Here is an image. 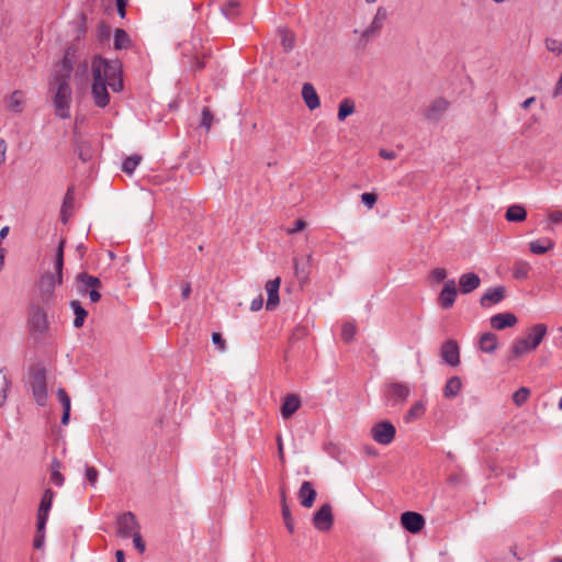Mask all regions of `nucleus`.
<instances>
[{
    "mask_svg": "<svg viewBox=\"0 0 562 562\" xmlns=\"http://www.w3.org/2000/svg\"><path fill=\"white\" fill-rule=\"evenodd\" d=\"M111 76L108 75V81L106 85L114 91L120 92L124 88L123 82V72H110Z\"/></svg>",
    "mask_w": 562,
    "mask_h": 562,
    "instance_id": "nucleus-42",
    "label": "nucleus"
},
{
    "mask_svg": "<svg viewBox=\"0 0 562 562\" xmlns=\"http://www.w3.org/2000/svg\"><path fill=\"white\" fill-rule=\"evenodd\" d=\"M195 66L198 68H220L222 64L212 54H203L202 56L195 57Z\"/></svg>",
    "mask_w": 562,
    "mask_h": 562,
    "instance_id": "nucleus-35",
    "label": "nucleus"
},
{
    "mask_svg": "<svg viewBox=\"0 0 562 562\" xmlns=\"http://www.w3.org/2000/svg\"><path fill=\"white\" fill-rule=\"evenodd\" d=\"M396 435L394 425L389 420H382L375 424L371 429V436L380 445L391 443Z\"/></svg>",
    "mask_w": 562,
    "mask_h": 562,
    "instance_id": "nucleus-10",
    "label": "nucleus"
},
{
    "mask_svg": "<svg viewBox=\"0 0 562 562\" xmlns=\"http://www.w3.org/2000/svg\"><path fill=\"white\" fill-rule=\"evenodd\" d=\"M60 284L56 281L55 274L47 272L38 281V302L41 305L50 307L55 303V286Z\"/></svg>",
    "mask_w": 562,
    "mask_h": 562,
    "instance_id": "nucleus-6",
    "label": "nucleus"
},
{
    "mask_svg": "<svg viewBox=\"0 0 562 562\" xmlns=\"http://www.w3.org/2000/svg\"><path fill=\"white\" fill-rule=\"evenodd\" d=\"M281 507H282V517H283L284 525H285L286 529L289 530V532L293 533L294 532V522H293V518H292V515H291L290 507L286 504V499H285V494L284 493H282Z\"/></svg>",
    "mask_w": 562,
    "mask_h": 562,
    "instance_id": "nucleus-38",
    "label": "nucleus"
},
{
    "mask_svg": "<svg viewBox=\"0 0 562 562\" xmlns=\"http://www.w3.org/2000/svg\"><path fill=\"white\" fill-rule=\"evenodd\" d=\"M450 106V102L442 97L436 98L424 111V116L427 121L437 123L439 122Z\"/></svg>",
    "mask_w": 562,
    "mask_h": 562,
    "instance_id": "nucleus-13",
    "label": "nucleus"
},
{
    "mask_svg": "<svg viewBox=\"0 0 562 562\" xmlns=\"http://www.w3.org/2000/svg\"><path fill=\"white\" fill-rule=\"evenodd\" d=\"M357 333V326L355 323H345L341 328V339L349 344L353 340Z\"/></svg>",
    "mask_w": 562,
    "mask_h": 562,
    "instance_id": "nucleus-44",
    "label": "nucleus"
},
{
    "mask_svg": "<svg viewBox=\"0 0 562 562\" xmlns=\"http://www.w3.org/2000/svg\"><path fill=\"white\" fill-rule=\"evenodd\" d=\"M447 271L443 268H436L431 271V278L436 282H441L446 279Z\"/></svg>",
    "mask_w": 562,
    "mask_h": 562,
    "instance_id": "nucleus-58",
    "label": "nucleus"
},
{
    "mask_svg": "<svg viewBox=\"0 0 562 562\" xmlns=\"http://www.w3.org/2000/svg\"><path fill=\"white\" fill-rule=\"evenodd\" d=\"M61 467H63V464H61L60 460H58L57 458H53L52 463H50V481L56 486H59V487L63 486L64 482H65V477L60 473Z\"/></svg>",
    "mask_w": 562,
    "mask_h": 562,
    "instance_id": "nucleus-34",
    "label": "nucleus"
},
{
    "mask_svg": "<svg viewBox=\"0 0 562 562\" xmlns=\"http://www.w3.org/2000/svg\"><path fill=\"white\" fill-rule=\"evenodd\" d=\"M481 305L488 307L492 305V288H488L481 297Z\"/></svg>",
    "mask_w": 562,
    "mask_h": 562,
    "instance_id": "nucleus-62",
    "label": "nucleus"
},
{
    "mask_svg": "<svg viewBox=\"0 0 562 562\" xmlns=\"http://www.w3.org/2000/svg\"><path fill=\"white\" fill-rule=\"evenodd\" d=\"M117 535L121 538H131L134 532H138L140 526L136 519V516L132 512H126L120 515L116 519Z\"/></svg>",
    "mask_w": 562,
    "mask_h": 562,
    "instance_id": "nucleus-9",
    "label": "nucleus"
},
{
    "mask_svg": "<svg viewBox=\"0 0 562 562\" xmlns=\"http://www.w3.org/2000/svg\"><path fill=\"white\" fill-rule=\"evenodd\" d=\"M409 386L401 382H392L386 385L385 397L393 405L403 404L409 396Z\"/></svg>",
    "mask_w": 562,
    "mask_h": 562,
    "instance_id": "nucleus-16",
    "label": "nucleus"
},
{
    "mask_svg": "<svg viewBox=\"0 0 562 562\" xmlns=\"http://www.w3.org/2000/svg\"><path fill=\"white\" fill-rule=\"evenodd\" d=\"M86 20V15L81 14L79 22L76 23V36L65 50L61 70H74L75 67L77 70H88L85 44L81 42L87 33Z\"/></svg>",
    "mask_w": 562,
    "mask_h": 562,
    "instance_id": "nucleus-2",
    "label": "nucleus"
},
{
    "mask_svg": "<svg viewBox=\"0 0 562 562\" xmlns=\"http://www.w3.org/2000/svg\"><path fill=\"white\" fill-rule=\"evenodd\" d=\"M439 355L442 361L450 367L460 364V346L456 339L450 338L443 341Z\"/></svg>",
    "mask_w": 562,
    "mask_h": 562,
    "instance_id": "nucleus-12",
    "label": "nucleus"
},
{
    "mask_svg": "<svg viewBox=\"0 0 562 562\" xmlns=\"http://www.w3.org/2000/svg\"><path fill=\"white\" fill-rule=\"evenodd\" d=\"M505 218L510 223L524 222L527 218V211L520 204H513L507 209Z\"/></svg>",
    "mask_w": 562,
    "mask_h": 562,
    "instance_id": "nucleus-30",
    "label": "nucleus"
},
{
    "mask_svg": "<svg viewBox=\"0 0 562 562\" xmlns=\"http://www.w3.org/2000/svg\"><path fill=\"white\" fill-rule=\"evenodd\" d=\"M547 334L544 324L533 325L526 337L517 339L512 346V352L515 357L528 353L541 344Z\"/></svg>",
    "mask_w": 562,
    "mask_h": 562,
    "instance_id": "nucleus-4",
    "label": "nucleus"
},
{
    "mask_svg": "<svg viewBox=\"0 0 562 562\" xmlns=\"http://www.w3.org/2000/svg\"><path fill=\"white\" fill-rule=\"evenodd\" d=\"M24 93L21 90H15L9 98L8 108L15 112L21 113L23 111Z\"/></svg>",
    "mask_w": 562,
    "mask_h": 562,
    "instance_id": "nucleus-36",
    "label": "nucleus"
},
{
    "mask_svg": "<svg viewBox=\"0 0 562 562\" xmlns=\"http://www.w3.org/2000/svg\"><path fill=\"white\" fill-rule=\"evenodd\" d=\"M108 75L109 72H93L91 94L94 104L99 108H105L110 103V94L106 85Z\"/></svg>",
    "mask_w": 562,
    "mask_h": 562,
    "instance_id": "nucleus-7",
    "label": "nucleus"
},
{
    "mask_svg": "<svg viewBox=\"0 0 562 562\" xmlns=\"http://www.w3.org/2000/svg\"><path fill=\"white\" fill-rule=\"evenodd\" d=\"M262 305H263V297L260 294L258 297L252 300V302L250 304V310L252 312H257V311L261 310Z\"/></svg>",
    "mask_w": 562,
    "mask_h": 562,
    "instance_id": "nucleus-64",
    "label": "nucleus"
},
{
    "mask_svg": "<svg viewBox=\"0 0 562 562\" xmlns=\"http://www.w3.org/2000/svg\"><path fill=\"white\" fill-rule=\"evenodd\" d=\"M133 537V543L134 547L138 550L139 553H144L146 550V543L140 535V532H134Z\"/></svg>",
    "mask_w": 562,
    "mask_h": 562,
    "instance_id": "nucleus-55",
    "label": "nucleus"
},
{
    "mask_svg": "<svg viewBox=\"0 0 562 562\" xmlns=\"http://www.w3.org/2000/svg\"><path fill=\"white\" fill-rule=\"evenodd\" d=\"M122 64L119 60H110L101 56H94L90 70H122Z\"/></svg>",
    "mask_w": 562,
    "mask_h": 562,
    "instance_id": "nucleus-27",
    "label": "nucleus"
},
{
    "mask_svg": "<svg viewBox=\"0 0 562 562\" xmlns=\"http://www.w3.org/2000/svg\"><path fill=\"white\" fill-rule=\"evenodd\" d=\"M44 305L33 302L29 307L27 326L30 334L36 339L46 338L48 331L47 310Z\"/></svg>",
    "mask_w": 562,
    "mask_h": 562,
    "instance_id": "nucleus-3",
    "label": "nucleus"
},
{
    "mask_svg": "<svg viewBox=\"0 0 562 562\" xmlns=\"http://www.w3.org/2000/svg\"><path fill=\"white\" fill-rule=\"evenodd\" d=\"M353 112H355V102L350 98H345L339 103L337 117L340 122H342L349 115H351Z\"/></svg>",
    "mask_w": 562,
    "mask_h": 562,
    "instance_id": "nucleus-37",
    "label": "nucleus"
},
{
    "mask_svg": "<svg viewBox=\"0 0 562 562\" xmlns=\"http://www.w3.org/2000/svg\"><path fill=\"white\" fill-rule=\"evenodd\" d=\"M54 497H55V492L52 488H46L43 492V495L41 497V502L38 505V509H37V517H36V522H38L40 528L46 527V524L48 520V515H49L50 508L53 506Z\"/></svg>",
    "mask_w": 562,
    "mask_h": 562,
    "instance_id": "nucleus-15",
    "label": "nucleus"
},
{
    "mask_svg": "<svg viewBox=\"0 0 562 562\" xmlns=\"http://www.w3.org/2000/svg\"><path fill=\"white\" fill-rule=\"evenodd\" d=\"M378 201V195L374 192H364L361 194V202L368 207L372 209Z\"/></svg>",
    "mask_w": 562,
    "mask_h": 562,
    "instance_id": "nucleus-54",
    "label": "nucleus"
},
{
    "mask_svg": "<svg viewBox=\"0 0 562 562\" xmlns=\"http://www.w3.org/2000/svg\"><path fill=\"white\" fill-rule=\"evenodd\" d=\"M307 328L305 326H296L291 336H290V344H294L295 341H299L307 336Z\"/></svg>",
    "mask_w": 562,
    "mask_h": 562,
    "instance_id": "nucleus-51",
    "label": "nucleus"
},
{
    "mask_svg": "<svg viewBox=\"0 0 562 562\" xmlns=\"http://www.w3.org/2000/svg\"><path fill=\"white\" fill-rule=\"evenodd\" d=\"M480 277L474 272L463 273L459 279L460 292L468 294L480 286Z\"/></svg>",
    "mask_w": 562,
    "mask_h": 562,
    "instance_id": "nucleus-23",
    "label": "nucleus"
},
{
    "mask_svg": "<svg viewBox=\"0 0 562 562\" xmlns=\"http://www.w3.org/2000/svg\"><path fill=\"white\" fill-rule=\"evenodd\" d=\"M281 45L285 52L291 50L294 47V34L289 30H280Z\"/></svg>",
    "mask_w": 562,
    "mask_h": 562,
    "instance_id": "nucleus-45",
    "label": "nucleus"
},
{
    "mask_svg": "<svg viewBox=\"0 0 562 562\" xmlns=\"http://www.w3.org/2000/svg\"><path fill=\"white\" fill-rule=\"evenodd\" d=\"M302 98L305 102V105L308 110L313 111L321 105L319 97L314 88V86L310 82H305L302 87Z\"/></svg>",
    "mask_w": 562,
    "mask_h": 562,
    "instance_id": "nucleus-22",
    "label": "nucleus"
},
{
    "mask_svg": "<svg viewBox=\"0 0 562 562\" xmlns=\"http://www.w3.org/2000/svg\"><path fill=\"white\" fill-rule=\"evenodd\" d=\"M131 44V38L128 34L122 30L116 29L114 32V47L115 49H123L127 48Z\"/></svg>",
    "mask_w": 562,
    "mask_h": 562,
    "instance_id": "nucleus-39",
    "label": "nucleus"
},
{
    "mask_svg": "<svg viewBox=\"0 0 562 562\" xmlns=\"http://www.w3.org/2000/svg\"><path fill=\"white\" fill-rule=\"evenodd\" d=\"M506 296V288L504 285L494 286V305L499 303Z\"/></svg>",
    "mask_w": 562,
    "mask_h": 562,
    "instance_id": "nucleus-56",
    "label": "nucleus"
},
{
    "mask_svg": "<svg viewBox=\"0 0 562 562\" xmlns=\"http://www.w3.org/2000/svg\"><path fill=\"white\" fill-rule=\"evenodd\" d=\"M301 398L296 394H288L281 405V415L284 419L292 417V415L300 408Z\"/></svg>",
    "mask_w": 562,
    "mask_h": 562,
    "instance_id": "nucleus-24",
    "label": "nucleus"
},
{
    "mask_svg": "<svg viewBox=\"0 0 562 562\" xmlns=\"http://www.w3.org/2000/svg\"><path fill=\"white\" fill-rule=\"evenodd\" d=\"M311 260H312L311 255H306L302 259H297V258L293 259L294 273L301 284L306 283L308 280V276L311 272Z\"/></svg>",
    "mask_w": 562,
    "mask_h": 562,
    "instance_id": "nucleus-21",
    "label": "nucleus"
},
{
    "mask_svg": "<svg viewBox=\"0 0 562 562\" xmlns=\"http://www.w3.org/2000/svg\"><path fill=\"white\" fill-rule=\"evenodd\" d=\"M425 524V518L419 513L407 510L401 515L402 527L413 535L419 533L424 529Z\"/></svg>",
    "mask_w": 562,
    "mask_h": 562,
    "instance_id": "nucleus-14",
    "label": "nucleus"
},
{
    "mask_svg": "<svg viewBox=\"0 0 562 562\" xmlns=\"http://www.w3.org/2000/svg\"><path fill=\"white\" fill-rule=\"evenodd\" d=\"M518 323L517 316L512 312L494 314V330H504Z\"/></svg>",
    "mask_w": 562,
    "mask_h": 562,
    "instance_id": "nucleus-25",
    "label": "nucleus"
},
{
    "mask_svg": "<svg viewBox=\"0 0 562 562\" xmlns=\"http://www.w3.org/2000/svg\"><path fill=\"white\" fill-rule=\"evenodd\" d=\"M458 294V289L456 281L453 279H449L443 283L441 292L439 294V304L441 308L449 310L453 306L456 296Z\"/></svg>",
    "mask_w": 562,
    "mask_h": 562,
    "instance_id": "nucleus-17",
    "label": "nucleus"
},
{
    "mask_svg": "<svg viewBox=\"0 0 562 562\" xmlns=\"http://www.w3.org/2000/svg\"><path fill=\"white\" fill-rule=\"evenodd\" d=\"M212 341L217 347V349L220 351H224L225 350V340H224V338L222 337V335L220 333H213L212 334Z\"/></svg>",
    "mask_w": 562,
    "mask_h": 562,
    "instance_id": "nucleus-59",
    "label": "nucleus"
},
{
    "mask_svg": "<svg viewBox=\"0 0 562 562\" xmlns=\"http://www.w3.org/2000/svg\"><path fill=\"white\" fill-rule=\"evenodd\" d=\"M29 384L35 402L40 406L46 405L47 402V383H46V369L42 366H32L30 368Z\"/></svg>",
    "mask_w": 562,
    "mask_h": 562,
    "instance_id": "nucleus-5",
    "label": "nucleus"
},
{
    "mask_svg": "<svg viewBox=\"0 0 562 562\" xmlns=\"http://www.w3.org/2000/svg\"><path fill=\"white\" fill-rule=\"evenodd\" d=\"M554 241L550 238L536 239L529 243V249L535 255H543L553 249Z\"/></svg>",
    "mask_w": 562,
    "mask_h": 562,
    "instance_id": "nucleus-33",
    "label": "nucleus"
},
{
    "mask_svg": "<svg viewBox=\"0 0 562 562\" xmlns=\"http://www.w3.org/2000/svg\"><path fill=\"white\" fill-rule=\"evenodd\" d=\"M312 524L322 532H326L331 529L334 525V515L329 503L322 505L318 510L314 513Z\"/></svg>",
    "mask_w": 562,
    "mask_h": 562,
    "instance_id": "nucleus-11",
    "label": "nucleus"
},
{
    "mask_svg": "<svg viewBox=\"0 0 562 562\" xmlns=\"http://www.w3.org/2000/svg\"><path fill=\"white\" fill-rule=\"evenodd\" d=\"M317 492L314 488L312 482L304 481L297 492L300 503L305 508H311L316 499Z\"/></svg>",
    "mask_w": 562,
    "mask_h": 562,
    "instance_id": "nucleus-20",
    "label": "nucleus"
},
{
    "mask_svg": "<svg viewBox=\"0 0 562 562\" xmlns=\"http://www.w3.org/2000/svg\"><path fill=\"white\" fill-rule=\"evenodd\" d=\"M45 539V528H40L38 522H36V535L33 541V546L35 549H42L44 546Z\"/></svg>",
    "mask_w": 562,
    "mask_h": 562,
    "instance_id": "nucleus-53",
    "label": "nucleus"
},
{
    "mask_svg": "<svg viewBox=\"0 0 562 562\" xmlns=\"http://www.w3.org/2000/svg\"><path fill=\"white\" fill-rule=\"evenodd\" d=\"M213 123V113L210 108L204 106L202 109L200 126L209 131Z\"/></svg>",
    "mask_w": 562,
    "mask_h": 562,
    "instance_id": "nucleus-47",
    "label": "nucleus"
},
{
    "mask_svg": "<svg viewBox=\"0 0 562 562\" xmlns=\"http://www.w3.org/2000/svg\"><path fill=\"white\" fill-rule=\"evenodd\" d=\"M280 284H281V279L279 277H277L273 280H269L266 283V291H267V294H268V299H267V303H266V308L268 311H273L279 305V302H280V297H279Z\"/></svg>",
    "mask_w": 562,
    "mask_h": 562,
    "instance_id": "nucleus-19",
    "label": "nucleus"
},
{
    "mask_svg": "<svg viewBox=\"0 0 562 562\" xmlns=\"http://www.w3.org/2000/svg\"><path fill=\"white\" fill-rule=\"evenodd\" d=\"M74 151L82 162H88L93 157L91 144L82 138H76L74 142Z\"/></svg>",
    "mask_w": 562,
    "mask_h": 562,
    "instance_id": "nucleus-26",
    "label": "nucleus"
},
{
    "mask_svg": "<svg viewBox=\"0 0 562 562\" xmlns=\"http://www.w3.org/2000/svg\"><path fill=\"white\" fill-rule=\"evenodd\" d=\"M475 351L480 358V353L492 355V331H485L480 335L475 344Z\"/></svg>",
    "mask_w": 562,
    "mask_h": 562,
    "instance_id": "nucleus-32",
    "label": "nucleus"
},
{
    "mask_svg": "<svg viewBox=\"0 0 562 562\" xmlns=\"http://www.w3.org/2000/svg\"><path fill=\"white\" fill-rule=\"evenodd\" d=\"M529 267L527 265H520L514 270L515 279H526L528 277Z\"/></svg>",
    "mask_w": 562,
    "mask_h": 562,
    "instance_id": "nucleus-57",
    "label": "nucleus"
},
{
    "mask_svg": "<svg viewBox=\"0 0 562 562\" xmlns=\"http://www.w3.org/2000/svg\"><path fill=\"white\" fill-rule=\"evenodd\" d=\"M70 79V72H56L48 82V93L55 109V114L61 120L70 117V104L72 101Z\"/></svg>",
    "mask_w": 562,
    "mask_h": 562,
    "instance_id": "nucleus-1",
    "label": "nucleus"
},
{
    "mask_svg": "<svg viewBox=\"0 0 562 562\" xmlns=\"http://www.w3.org/2000/svg\"><path fill=\"white\" fill-rule=\"evenodd\" d=\"M305 227H306V222L303 220H297L294 222L293 227L288 229V233L290 235L296 234V233H300L301 231H303Z\"/></svg>",
    "mask_w": 562,
    "mask_h": 562,
    "instance_id": "nucleus-60",
    "label": "nucleus"
},
{
    "mask_svg": "<svg viewBox=\"0 0 562 562\" xmlns=\"http://www.w3.org/2000/svg\"><path fill=\"white\" fill-rule=\"evenodd\" d=\"M85 475L91 486L97 484L99 471L94 467L86 465Z\"/></svg>",
    "mask_w": 562,
    "mask_h": 562,
    "instance_id": "nucleus-52",
    "label": "nucleus"
},
{
    "mask_svg": "<svg viewBox=\"0 0 562 562\" xmlns=\"http://www.w3.org/2000/svg\"><path fill=\"white\" fill-rule=\"evenodd\" d=\"M72 204H74V188L70 187V188H68V190L66 192L63 207H70V206H72Z\"/></svg>",
    "mask_w": 562,
    "mask_h": 562,
    "instance_id": "nucleus-63",
    "label": "nucleus"
},
{
    "mask_svg": "<svg viewBox=\"0 0 562 562\" xmlns=\"http://www.w3.org/2000/svg\"><path fill=\"white\" fill-rule=\"evenodd\" d=\"M529 396L530 390L526 386H521L513 394V402L516 406L520 407L528 401Z\"/></svg>",
    "mask_w": 562,
    "mask_h": 562,
    "instance_id": "nucleus-43",
    "label": "nucleus"
},
{
    "mask_svg": "<svg viewBox=\"0 0 562 562\" xmlns=\"http://www.w3.org/2000/svg\"><path fill=\"white\" fill-rule=\"evenodd\" d=\"M239 7V2L235 0H229L222 7V12L226 18H234L237 14V9Z\"/></svg>",
    "mask_w": 562,
    "mask_h": 562,
    "instance_id": "nucleus-48",
    "label": "nucleus"
},
{
    "mask_svg": "<svg viewBox=\"0 0 562 562\" xmlns=\"http://www.w3.org/2000/svg\"><path fill=\"white\" fill-rule=\"evenodd\" d=\"M69 305L75 314L74 327L77 329L81 328L85 324L86 317L88 316V312L78 300L70 301Z\"/></svg>",
    "mask_w": 562,
    "mask_h": 562,
    "instance_id": "nucleus-31",
    "label": "nucleus"
},
{
    "mask_svg": "<svg viewBox=\"0 0 562 562\" xmlns=\"http://www.w3.org/2000/svg\"><path fill=\"white\" fill-rule=\"evenodd\" d=\"M140 160L142 156L139 155H132L126 157L122 164V171L125 172L126 175H132L135 171L136 167L139 165Z\"/></svg>",
    "mask_w": 562,
    "mask_h": 562,
    "instance_id": "nucleus-41",
    "label": "nucleus"
},
{
    "mask_svg": "<svg viewBox=\"0 0 562 562\" xmlns=\"http://www.w3.org/2000/svg\"><path fill=\"white\" fill-rule=\"evenodd\" d=\"M386 18H387L386 9L383 7L378 8L376 13H375L372 22L370 23V25L366 30H363L362 32L359 33L360 34L359 45L360 46H366L369 42H371L374 37H376L380 34Z\"/></svg>",
    "mask_w": 562,
    "mask_h": 562,
    "instance_id": "nucleus-8",
    "label": "nucleus"
},
{
    "mask_svg": "<svg viewBox=\"0 0 562 562\" xmlns=\"http://www.w3.org/2000/svg\"><path fill=\"white\" fill-rule=\"evenodd\" d=\"M56 395L63 406V411L71 409V400L65 389H63V387L57 389Z\"/></svg>",
    "mask_w": 562,
    "mask_h": 562,
    "instance_id": "nucleus-50",
    "label": "nucleus"
},
{
    "mask_svg": "<svg viewBox=\"0 0 562 562\" xmlns=\"http://www.w3.org/2000/svg\"><path fill=\"white\" fill-rule=\"evenodd\" d=\"M66 240L60 239L58 246L56 248L54 268L56 273L55 279L57 282L63 283V268H64V249H65Z\"/></svg>",
    "mask_w": 562,
    "mask_h": 562,
    "instance_id": "nucleus-28",
    "label": "nucleus"
},
{
    "mask_svg": "<svg viewBox=\"0 0 562 562\" xmlns=\"http://www.w3.org/2000/svg\"><path fill=\"white\" fill-rule=\"evenodd\" d=\"M77 290L80 294H87L88 290L100 289L102 286L101 280L94 276H91L87 272H81L77 274Z\"/></svg>",
    "mask_w": 562,
    "mask_h": 562,
    "instance_id": "nucleus-18",
    "label": "nucleus"
},
{
    "mask_svg": "<svg viewBox=\"0 0 562 562\" xmlns=\"http://www.w3.org/2000/svg\"><path fill=\"white\" fill-rule=\"evenodd\" d=\"M10 387V381L8 380L5 374L0 372V407L4 404L7 400V393Z\"/></svg>",
    "mask_w": 562,
    "mask_h": 562,
    "instance_id": "nucleus-49",
    "label": "nucleus"
},
{
    "mask_svg": "<svg viewBox=\"0 0 562 562\" xmlns=\"http://www.w3.org/2000/svg\"><path fill=\"white\" fill-rule=\"evenodd\" d=\"M544 44L546 48L555 56H560L562 54V42L560 40L548 37L546 38Z\"/></svg>",
    "mask_w": 562,
    "mask_h": 562,
    "instance_id": "nucleus-46",
    "label": "nucleus"
},
{
    "mask_svg": "<svg viewBox=\"0 0 562 562\" xmlns=\"http://www.w3.org/2000/svg\"><path fill=\"white\" fill-rule=\"evenodd\" d=\"M117 14L124 19L126 16L127 0H115Z\"/></svg>",
    "mask_w": 562,
    "mask_h": 562,
    "instance_id": "nucleus-61",
    "label": "nucleus"
},
{
    "mask_svg": "<svg viewBox=\"0 0 562 562\" xmlns=\"http://www.w3.org/2000/svg\"><path fill=\"white\" fill-rule=\"evenodd\" d=\"M462 389L461 378L453 375L449 378L443 386V396L448 400L457 397Z\"/></svg>",
    "mask_w": 562,
    "mask_h": 562,
    "instance_id": "nucleus-29",
    "label": "nucleus"
},
{
    "mask_svg": "<svg viewBox=\"0 0 562 562\" xmlns=\"http://www.w3.org/2000/svg\"><path fill=\"white\" fill-rule=\"evenodd\" d=\"M425 413V405L423 402H416L404 416L406 423H412L419 418Z\"/></svg>",
    "mask_w": 562,
    "mask_h": 562,
    "instance_id": "nucleus-40",
    "label": "nucleus"
}]
</instances>
